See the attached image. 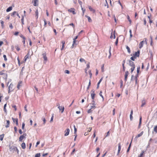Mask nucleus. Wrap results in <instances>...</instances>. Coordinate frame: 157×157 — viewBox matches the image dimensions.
<instances>
[{
	"mask_svg": "<svg viewBox=\"0 0 157 157\" xmlns=\"http://www.w3.org/2000/svg\"><path fill=\"white\" fill-rule=\"evenodd\" d=\"M10 149L11 152H14V151H16L17 152V153H19V151L18 149L17 148L14 146H10Z\"/></svg>",
	"mask_w": 157,
	"mask_h": 157,
	"instance_id": "1",
	"label": "nucleus"
},
{
	"mask_svg": "<svg viewBox=\"0 0 157 157\" xmlns=\"http://www.w3.org/2000/svg\"><path fill=\"white\" fill-rule=\"evenodd\" d=\"M126 63L130 67L135 66L134 63L130 59L126 61Z\"/></svg>",
	"mask_w": 157,
	"mask_h": 157,
	"instance_id": "2",
	"label": "nucleus"
},
{
	"mask_svg": "<svg viewBox=\"0 0 157 157\" xmlns=\"http://www.w3.org/2000/svg\"><path fill=\"white\" fill-rule=\"evenodd\" d=\"M26 136V133L24 134L23 135L21 136L19 138V141H21L23 139L25 138Z\"/></svg>",
	"mask_w": 157,
	"mask_h": 157,
	"instance_id": "3",
	"label": "nucleus"
},
{
	"mask_svg": "<svg viewBox=\"0 0 157 157\" xmlns=\"http://www.w3.org/2000/svg\"><path fill=\"white\" fill-rule=\"evenodd\" d=\"M140 53V51L138 50L136 52H135L134 54L133 55V56H134L136 58L137 57H139Z\"/></svg>",
	"mask_w": 157,
	"mask_h": 157,
	"instance_id": "4",
	"label": "nucleus"
},
{
	"mask_svg": "<svg viewBox=\"0 0 157 157\" xmlns=\"http://www.w3.org/2000/svg\"><path fill=\"white\" fill-rule=\"evenodd\" d=\"M68 11L71 13H72L73 14H76V13L75 11V9L74 8H71L70 9H68Z\"/></svg>",
	"mask_w": 157,
	"mask_h": 157,
	"instance_id": "5",
	"label": "nucleus"
},
{
	"mask_svg": "<svg viewBox=\"0 0 157 157\" xmlns=\"http://www.w3.org/2000/svg\"><path fill=\"white\" fill-rule=\"evenodd\" d=\"M142 105H141V107H143L144 105L146 104V99L145 98H143L141 101Z\"/></svg>",
	"mask_w": 157,
	"mask_h": 157,
	"instance_id": "6",
	"label": "nucleus"
},
{
	"mask_svg": "<svg viewBox=\"0 0 157 157\" xmlns=\"http://www.w3.org/2000/svg\"><path fill=\"white\" fill-rule=\"evenodd\" d=\"M13 86V85L12 83H11L10 86H9L8 89H9V93H10V91H11L13 90L12 88Z\"/></svg>",
	"mask_w": 157,
	"mask_h": 157,
	"instance_id": "7",
	"label": "nucleus"
},
{
	"mask_svg": "<svg viewBox=\"0 0 157 157\" xmlns=\"http://www.w3.org/2000/svg\"><path fill=\"white\" fill-rule=\"evenodd\" d=\"M58 108L59 109L60 111H61L62 113L63 112L64 109V108L63 106H59L58 107Z\"/></svg>",
	"mask_w": 157,
	"mask_h": 157,
	"instance_id": "8",
	"label": "nucleus"
},
{
	"mask_svg": "<svg viewBox=\"0 0 157 157\" xmlns=\"http://www.w3.org/2000/svg\"><path fill=\"white\" fill-rule=\"evenodd\" d=\"M16 14L17 15L18 17L19 18H20V16L19 15L18 13H17L16 11H14L13 13H11V16H13L15 14Z\"/></svg>",
	"mask_w": 157,
	"mask_h": 157,
	"instance_id": "9",
	"label": "nucleus"
},
{
	"mask_svg": "<svg viewBox=\"0 0 157 157\" xmlns=\"http://www.w3.org/2000/svg\"><path fill=\"white\" fill-rule=\"evenodd\" d=\"M121 150V145L120 143H119L118 144V152L117 154V155H118L120 151Z\"/></svg>",
	"mask_w": 157,
	"mask_h": 157,
	"instance_id": "10",
	"label": "nucleus"
},
{
	"mask_svg": "<svg viewBox=\"0 0 157 157\" xmlns=\"http://www.w3.org/2000/svg\"><path fill=\"white\" fill-rule=\"evenodd\" d=\"M12 119L14 122H15L16 124L17 125H18V119L16 118H14L13 117H12Z\"/></svg>",
	"mask_w": 157,
	"mask_h": 157,
	"instance_id": "11",
	"label": "nucleus"
},
{
	"mask_svg": "<svg viewBox=\"0 0 157 157\" xmlns=\"http://www.w3.org/2000/svg\"><path fill=\"white\" fill-rule=\"evenodd\" d=\"M70 130L69 128H67L65 131V132L64 136H67L69 133Z\"/></svg>",
	"mask_w": 157,
	"mask_h": 157,
	"instance_id": "12",
	"label": "nucleus"
},
{
	"mask_svg": "<svg viewBox=\"0 0 157 157\" xmlns=\"http://www.w3.org/2000/svg\"><path fill=\"white\" fill-rule=\"evenodd\" d=\"M144 41L143 40L141 41L139 44V48H141L143 46Z\"/></svg>",
	"mask_w": 157,
	"mask_h": 157,
	"instance_id": "13",
	"label": "nucleus"
},
{
	"mask_svg": "<svg viewBox=\"0 0 157 157\" xmlns=\"http://www.w3.org/2000/svg\"><path fill=\"white\" fill-rule=\"evenodd\" d=\"M141 121H142V117L141 116H140V118L139 120V123L138 125V128H140L141 124Z\"/></svg>",
	"mask_w": 157,
	"mask_h": 157,
	"instance_id": "14",
	"label": "nucleus"
},
{
	"mask_svg": "<svg viewBox=\"0 0 157 157\" xmlns=\"http://www.w3.org/2000/svg\"><path fill=\"white\" fill-rule=\"evenodd\" d=\"M34 0V4L33 5L34 6H37L38 5V4L37 3L38 2V0Z\"/></svg>",
	"mask_w": 157,
	"mask_h": 157,
	"instance_id": "15",
	"label": "nucleus"
},
{
	"mask_svg": "<svg viewBox=\"0 0 157 157\" xmlns=\"http://www.w3.org/2000/svg\"><path fill=\"white\" fill-rule=\"evenodd\" d=\"M102 78H102V77L99 80V81L98 82V83L97 86V89H98L99 88V84H100V82H101V81L102 80Z\"/></svg>",
	"mask_w": 157,
	"mask_h": 157,
	"instance_id": "16",
	"label": "nucleus"
},
{
	"mask_svg": "<svg viewBox=\"0 0 157 157\" xmlns=\"http://www.w3.org/2000/svg\"><path fill=\"white\" fill-rule=\"evenodd\" d=\"M21 147L23 149H25L26 147L25 144L24 142H23L21 144Z\"/></svg>",
	"mask_w": 157,
	"mask_h": 157,
	"instance_id": "17",
	"label": "nucleus"
},
{
	"mask_svg": "<svg viewBox=\"0 0 157 157\" xmlns=\"http://www.w3.org/2000/svg\"><path fill=\"white\" fill-rule=\"evenodd\" d=\"M7 125L5 126L6 128H8L10 126V121L9 120H6Z\"/></svg>",
	"mask_w": 157,
	"mask_h": 157,
	"instance_id": "18",
	"label": "nucleus"
},
{
	"mask_svg": "<svg viewBox=\"0 0 157 157\" xmlns=\"http://www.w3.org/2000/svg\"><path fill=\"white\" fill-rule=\"evenodd\" d=\"M42 55L43 56V58H44V60H45V61H46L47 60V58L46 56V53H43L42 54Z\"/></svg>",
	"mask_w": 157,
	"mask_h": 157,
	"instance_id": "19",
	"label": "nucleus"
},
{
	"mask_svg": "<svg viewBox=\"0 0 157 157\" xmlns=\"http://www.w3.org/2000/svg\"><path fill=\"white\" fill-rule=\"evenodd\" d=\"M12 9V6H10L8 8H7L6 10V11L7 12H9L10 11H11Z\"/></svg>",
	"mask_w": 157,
	"mask_h": 157,
	"instance_id": "20",
	"label": "nucleus"
},
{
	"mask_svg": "<svg viewBox=\"0 0 157 157\" xmlns=\"http://www.w3.org/2000/svg\"><path fill=\"white\" fill-rule=\"evenodd\" d=\"M132 140H131V142L130 143V144H129V145L128 148V149L127 150V152H128L129 150H130V147H131V143H132Z\"/></svg>",
	"mask_w": 157,
	"mask_h": 157,
	"instance_id": "21",
	"label": "nucleus"
},
{
	"mask_svg": "<svg viewBox=\"0 0 157 157\" xmlns=\"http://www.w3.org/2000/svg\"><path fill=\"white\" fill-rule=\"evenodd\" d=\"M85 17L88 18V21L89 22H90L92 21V20L91 19L90 17L89 16L86 15L85 16Z\"/></svg>",
	"mask_w": 157,
	"mask_h": 157,
	"instance_id": "22",
	"label": "nucleus"
},
{
	"mask_svg": "<svg viewBox=\"0 0 157 157\" xmlns=\"http://www.w3.org/2000/svg\"><path fill=\"white\" fill-rule=\"evenodd\" d=\"M143 132H144L143 131L141 132L140 134H138L136 136L138 138L141 136L142 135Z\"/></svg>",
	"mask_w": 157,
	"mask_h": 157,
	"instance_id": "23",
	"label": "nucleus"
},
{
	"mask_svg": "<svg viewBox=\"0 0 157 157\" xmlns=\"http://www.w3.org/2000/svg\"><path fill=\"white\" fill-rule=\"evenodd\" d=\"M4 136V134H2L0 135V140L1 141H2L3 140Z\"/></svg>",
	"mask_w": 157,
	"mask_h": 157,
	"instance_id": "24",
	"label": "nucleus"
},
{
	"mask_svg": "<svg viewBox=\"0 0 157 157\" xmlns=\"http://www.w3.org/2000/svg\"><path fill=\"white\" fill-rule=\"evenodd\" d=\"M22 83L21 81L19 82L17 85V88L18 89H20V87L21 86L20 84Z\"/></svg>",
	"mask_w": 157,
	"mask_h": 157,
	"instance_id": "25",
	"label": "nucleus"
},
{
	"mask_svg": "<svg viewBox=\"0 0 157 157\" xmlns=\"http://www.w3.org/2000/svg\"><path fill=\"white\" fill-rule=\"evenodd\" d=\"M126 48L127 49V50L128 52L129 53H130L131 52V51H130V48H129V47L128 46H126Z\"/></svg>",
	"mask_w": 157,
	"mask_h": 157,
	"instance_id": "26",
	"label": "nucleus"
},
{
	"mask_svg": "<svg viewBox=\"0 0 157 157\" xmlns=\"http://www.w3.org/2000/svg\"><path fill=\"white\" fill-rule=\"evenodd\" d=\"M95 95V94L91 93V96L92 99H94V97Z\"/></svg>",
	"mask_w": 157,
	"mask_h": 157,
	"instance_id": "27",
	"label": "nucleus"
},
{
	"mask_svg": "<svg viewBox=\"0 0 157 157\" xmlns=\"http://www.w3.org/2000/svg\"><path fill=\"white\" fill-rule=\"evenodd\" d=\"M88 7L89 9L91 11H92L93 12H95L94 10L90 6H89Z\"/></svg>",
	"mask_w": 157,
	"mask_h": 157,
	"instance_id": "28",
	"label": "nucleus"
},
{
	"mask_svg": "<svg viewBox=\"0 0 157 157\" xmlns=\"http://www.w3.org/2000/svg\"><path fill=\"white\" fill-rule=\"evenodd\" d=\"M135 59H136V58L134 56L131 57L130 58V59L131 61H135Z\"/></svg>",
	"mask_w": 157,
	"mask_h": 157,
	"instance_id": "29",
	"label": "nucleus"
},
{
	"mask_svg": "<svg viewBox=\"0 0 157 157\" xmlns=\"http://www.w3.org/2000/svg\"><path fill=\"white\" fill-rule=\"evenodd\" d=\"M102 91H100V93H99V95L101 97V98H102L103 99V100H104V97L102 94Z\"/></svg>",
	"mask_w": 157,
	"mask_h": 157,
	"instance_id": "30",
	"label": "nucleus"
},
{
	"mask_svg": "<svg viewBox=\"0 0 157 157\" xmlns=\"http://www.w3.org/2000/svg\"><path fill=\"white\" fill-rule=\"evenodd\" d=\"M140 66H139L137 68V73L138 74H139L140 72Z\"/></svg>",
	"mask_w": 157,
	"mask_h": 157,
	"instance_id": "31",
	"label": "nucleus"
},
{
	"mask_svg": "<svg viewBox=\"0 0 157 157\" xmlns=\"http://www.w3.org/2000/svg\"><path fill=\"white\" fill-rule=\"evenodd\" d=\"M154 130L155 132L157 133V125L154 127Z\"/></svg>",
	"mask_w": 157,
	"mask_h": 157,
	"instance_id": "32",
	"label": "nucleus"
},
{
	"mask_svg": "<svg viewBox=\"0 0 157 157\" xmlns=\"http://www.w3.org/2000/svg\"><path fill=\"white\" fill-rule=\"evenodd\" d=\"M36 16L37 17V18H38V12L37 10H36Z\"/></svg>",
	"mask_w": 157,
	"mask_h": 157,
	"instance_id": "33",
	"label": "nucleus"
},
{
	"mask_svg": "<svg viewBox=\"0 0 157 157\" xmlns=\"http://www.w3.org/2000/svg\"><path fill=\"white\" fill-rule=\"evenodd\" d=\"M120 83H121L120 88H121L122 87L123 85V81L122 80H121L120 81Z\"/></svg>",
	"mask_w": 157,
	"mask_h": 157,
	"instance_id": "34",
	"label": "nucleus"
},
{
	"mask_svg": "<svg viewBox=\"0 0 157 157\" xmlns=\"http://www.w3.org/2000/svg\"><path fill=\"white\" fill-rule=\"evenodd\" d=\"M105 4L104 6H107V8H109V5H108V3L107 0H105Z\"/></svg>",
	"mask_w": 157,
	"mask_h": 157,
	"instance_id": "35",
	"label": "nucleus"
},
{
	"mask_svg": "<svg viewBox=\"0 0 157 157\" xmlns=\"http://www.w3.org/2000/svg\"><path fill=\"white\" fill-rule=\"evenodd\" d=\"M135 68V66L132 67V68L131 69V73H132L133 71H134Z\"/></svg>",
	"mask_w": 157,
	"mask_h": 157,
	"instance_id": "36",
	"label": "nucleus"
},
{
	"mask_svg": "<svg viewBox=\"0 0 157 157\" xmlns=\"http://www.w3.org/2000/svg\"><path fill=\"white\" fill-rule=\"evenodd\" d=\"M79 61H80L81 62H85V60L84 59H83L82 58H81L80 59Z\"/></svg>",
	"mask_w": 157,
	"mask_h": 157,
	"instance_id": "37",
	"label": "nucleus"
},
{
	"mask_svg": "<svg viewBox=\"0 0 157 157\" xmlns=\"http://www.w3.org/2000/svg\"><path fill=\"white\" fill-rule=\"evenodd\" d=\"M74 133L75 134L76 133V132L77 131V129L75 126V125L74 126Z\"/></svg>",
	"mask_w": 157,
	"mask_h": 157,
	"instance_id": "38",
	"label": "nucleus"
},
{
	"mask_svg": "<svg viewBox=\"0 0 157 157\" xmlns=\"http://www.w3.org/2000/svg\"><path fill=\"white\" fill-rule=\"evenodd\" d=\"M40 153H38L35 155V157H40Z\"/></svg>",
	"mask_w": 157,
	"mask_h": 157,
	"instance_id": "39",
	"label": "nucleus"
},
{
	"mask_svg": "<svg viewBox=\"0 0 157 157\" xmlns=\"http://www.w3.org/2000/svg\"><path fill=\"white\" fill-rule=\"evenodd\" d=\"M42 119L44 122V124L46 122V119L45 118L43 117H42Z\"/></svg>",
	"mask_w": 157,
	"mask_h": 157,
	"instance_id": "40",
	"label": "nucleus"
},
{
	"mask_svg": "<svg viewBox=\"0 0 157 157\" xmlns=\"http://www.w3.org/2000/svg\"><path fill=\"white\" fill-rule=\"evenodd\" d=\"M104 64H103L102 66L101 67V69L102 72H103L104 71Z\"/></svg>",
	"mask_w": 157,
	"mask_h": 157,
	"instance_id": "41",
	"label": "nucleus"
},
{
	"mask_svg": "<svg viewBox=\"0 0 157 157\" xmlns=\"http://www.w3.org/2000/svg\"><path fill=\"white\" fill-rule=\"evenodd\" d=\"M76 40H73V44L72 45V46L71 47L72 48H73V46H74V45L75 44L76 42Z\"/></svg>",
	"mask_w": 157,
	"mask_h": 157,
	"instance_id": "42",
	"label": "nucleus"
},
{
	"mask_svg": "<svg viewBox=\"0 0 157 157\" xmlns=\"http://www.w3.org/2000/svg\"><path fill=\"white\" fill-rule=\"evenodd\" d=\"M109 131L106 134V135L105 136V137H107L109 136Z\"/></svg>",
	"mask_w": 157,
	"mask_h": 157,
	"instance_id": "43",
	"label": "nucleus"
},
{
	"mask_svg": "<svg viewBox=\"0 0 157 157\" xmlns=\"http://www.w3.org/2000/svg\"><path fill=\"white\" fill-rule=\"evenodd\" d=\"M64 72L65 73L69 74L70 73V71L68 70H65Z\"/></svg>",
	"mask_w": 157,
	"mask_h": 157,
	"instance_id": "44",
	"label": "nucleus"
},
{
	"mask_svg": "<svg viewBox=\"0 0 157 157\" xmlns=\"http://www.w3.org/2000/svg\"><path fill=\"white\" fill-rule=\"evenodd\" d=\"M144 152L143 151L140 154V156H138V157H142V156L143 155Z\"/></svg>",
	"mask_w": 157,
	"mask_h": 157,
	"instance_id": "45",
	"label": "nucleus"
},
{
	"mask_svg": "<svg viewBox=\"0 0 157 157\" xmlns=\"http://www.w3.org/2000/svg\"><path fill=\"white\" fill-rule=\"evenodd\" d=\"M3 58H4V59L5 61H7V59L6 58V56L5 55H4L3 56Z\"/></svg>",
	"mask_w": 157,
	"mask_h": 157,
	"instance_id": "46",
	"label": "nucleus"
},
{
	"mask_svg": "<svg viewBox=\"0 0 157 157\" xmlns=\"http://www.w3.org/2000/svg\"><path fill=\"white\" fill-rule=\"evenodd\" d=\"M118 43V38H117L116 39V41L115 42V44L117 45Z\"/></svg>",
	"mask_w": 157,
	"mask_h": 157,
	"instance_id": "47",
	"label": "nucleus"
},
{
	"mask_svg": "<svg viewBox=\"0 0 157 157\" xmlns=\"http://www.w3.org/2000/svg\"><path fill=\"white\" fill-rule=\"evenodd\" d=\"M15 48H16V50L17 51H19L20 50V49L19 48V47L18 46H15Z\"/></svg>",
	"mask_w": 157,
	"mask_h": 157,
	"instance_id": "48",
	"label": "nucleus"
},
{
	"mask_svg": "<svg viewBox=\"0 0 157 157\" xmlns=\"http://www.w3.org/2000/svg\"><path fill=\"white\" fill-rule=\"evenodd\" d=\"M81 8H82V13H83V15L84 14V13L85 11V9H83V8L82 7V6H81Z\"/></svg>",
	"mask_w": 157,
	"mask_h": 157,
	"instance_id": "49",
	"label": "nucleus"
},
{
	"mask_svg": "<svg viewBox=\"0 0 157 157\" xmlns=\"http://www.w3.org/2000/svg\"><path fill=\"white\" fill-rule=\"evenodd\" d=\"M20 36L22 38L23 40H25V37L22 34L21 35H20Z\"/></svg>",
	"mask_w": 157,
	"mask_h": 157,
	"instance_id": "50",
	"label": "nucleus"
},
{
	"mask_svg": "<svg viewBox=\"0 0 157 157\" xmlns=\"http://www.w3.org/2000/svg\"><path fill=\"white\" fill-rule=\"evenodd\" d=\"M78 2L81 6H82V2L80 1V0H78Z\"/></svg>",
	"mask_w": 157,
	"mask_h": 157,
	"instance_id": "51",
	"label": "nucleus"
},
{
	"mask_svg": "<svg viewBox=\"0 0 157 157\" xmlns=\"http://www.w3.org/2000/svg\"><path fill=\"white\" fill-rule=\"evenodd\" d=\"M134 75H132L131 76V81H133L134 80Z\"/></svg>",
	"mask_w": 157,
	"mask_h": 157,
	"instance_id": "52",
	"label": "nucleus"
},
{
	"mask_svg": "<svg viewBox=\"0 0 157 157\" xmlns=\"http://www.w3.org/2000/svg\"><path fill=\"white\" fill-rule=\"evenodd\" d=\"M132 115H131V114H130V120L131 121H132V119H133V118Z\"/></svg>",
	"mask_w": 157,
	"mask_h": 157,
	"instance_id": "53",
	"label": "nucleus"
},
{
	"mask_svg": "<svg viewBox=\"0 0 157 157\" xmlns=\"http://www.w3.org/2000/svg\"><path fill=\"white\" fill-rule=\"evenodd\" d=\"M29 53L27 54L25 56V58H29Z\"/></svg>",
	"mask_w": 157,
	"mask_h": 157,
	"instance_id": "54",
	"label": "nucleus"
},
{
	"mask_svg": "<svg viewBox=\"0 0 157 157\" xmlns=\"http://www.w3.org/2000/svg\"><path fill=\"white\" fill-rule=\"evenodd\" d=\"M53 115L54 114H53L52 115V116L51 118V120H50V122H52L53 120Z\"/></svg>",
	"mask_w": 157,
	"mask_h": 157,
	"instance_id": "55",
	"label": "nucleus"
},
{
	"mask_svg": "<svg viewBox=\"0 0 157 157\" xmlns=\"http://www.w3.org/2000/svg\"><path fill=\"white\" fill-rule=\"evenodd\" d=\"M25 126V124L24 123H23L22 124V129H23L24 128Z\"/></svg>",
	"mask_w": 157,
	"mask_h": 157,
	"instance_id": "56",
	"label": "nucleus"
},
{
	"mask_svg": "<svg viewBox=\"0 0 157 157\" xmlns=\"http://www.w3.org/2000/svg\"><path fill=\"white\" fill-rule=\"evenodd\" d=\"M125 63V59L122 62V66H124V63Z\"/></svg>",
	"mask_w": 157,
	"mask_h": 157,
	"instance_id": "57",
	"label": "nucleus"
},
{
	"mask_svg": "<svg viewBox=\"0 0 157 157\" xmlns=\"http://www.w3.org/2000/svg\"><path fill=\"white\" fill-rule=\"evenodd\" d=\"M1 24L2 25V26L3 27L4 24V21H1Z\"/></svg>",
	"mask_w": 157,
	"mask_h": 157,
	"instance_id": "58",
	"label": "nucleus"
},
{
	"mask_svg": "<svg viewBox=\"0 0 157 157\" xmlns=\"http://www.w3.org/2000/svg\"><path fill=\"white\" fill-rule=\"evenodd\" d=\"M91 108L90 109H89L88 111H87V113H90L91 112L92 110H91Z\"/></svg>",
	"mask_w": 157,
	"mask_h": 157,
	"instance_id": "59",
	"label": "nucleus"
},
{
	"mask_svg": "<svg viewBox=\"0 0 157 157\" xmlns=\"http://www.w3.org/2000/svg\"><path fill=\"white\" fill-rule=\"evenodd\" d=\"M24 109H25V110L26 111V112H27L28 111V110L27 109V105H25L24 107Z\"/></svg>",
	"mask_w": 157,
	"mask_h": 157,
	"instance_id": "60",
	"label": "nucleus"
},
{
	"mask_svg": "<svg viewBox=\"0 0 157 157\" xmlns=\"http://www.w3.org/2000/svg\"><path fill=\"white\" fill-rule=\"evenodd\" d=\"M95 132H96V131L95 130L94 131V133L93 134V138H94L95 137V136H96Z\"/></svg>",
	"mask_w": 157,
	"mask_h": 157,
	"instance_id": "61",
	"label": "nucleus"
},
{
	"mask_svg": "<svg viewBox=\"0 0 157 157\" xmlns=\"http://www.w3.org/2000/svg\"><path fill=\"white\" fill-rule=\"evenodd\" d=\"M9 27L11 29H12L13 28V26H12V24H10L9 25Z\"/></svg>",
	"mask_w": 157,
	"mask_h": 157,
	"instance_id": "62",
	"label": "nucleus"
},
{
	"mask_svg": "<svg viewBox=\"0 0 157 157\" xmlns=\"http://www.w3.org/2000/svg\"><path fill=\"white\" fill-rule=\"evenodd\" d=\"M144 42L146 43V44H147V40L146 38H145L144 39Z\"/></svg>",
	"mask_w": 157,
	"mask_h": 157,
	"instance_id": "63",
	"label": "nucleus"
},
{
	"mask_svg": "<svg viewBox=\"0 0 157 157\" xmlns=\"http://www.w3.org/2000/svg\"><path fill=\"white\" fill-rule=\"evenodd\" d=\"M24 16H21V21H24Z\"/></svg>",
	"mask_w": 157,
	"mask_h": 157,
	"instance_id": "64",
	"label": "nucleus"
}]
</instances>
